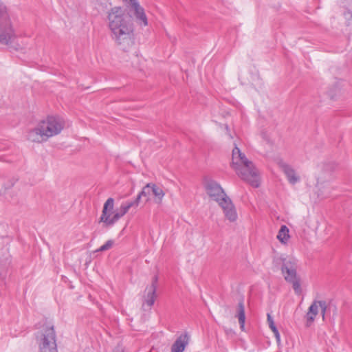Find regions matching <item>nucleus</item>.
I'll use <instances>...</instances> for the list:
<instances>
[{
	"mask_svg": "<svg viewBox=\"0 0 352 352\" xmlns=\"http://www.w3.org/2000/svg\"><path fill=\"white\" fill-rule=\"evenodd\" d=\"M112 39L122 51L128 52L135 44L134 26L121 7L112 8L107 15Z\"/></svg>",
	"mask_w": 352,
	"mask_h": 352,
	"instance_id": "nucleus-1",
	"label": "nucleus"
},
{
	"mask_svg": "<svg viewBox=\"0 0 352 352\" xmlns=\"http://www.w3.org/2000/svg\"><path fill=\"white\" fill-rule=\"evenodd\" d=\"M114 243V241L111 239L108 240L106 243L100 246L96 252H103L111 249Z\"/></svg>",
	"mask_w": 352,
	"mask_h": 352,
	"instance_id": "nucleus-23",
	"label": "nucleus"
},
{
	"mask_svg": "<svg viewBox=\"0 0 352 352\" xmlns=\"http://www.w3.org/2000/svg\"><path fill=\"white\" fill-rule=\"evenodd\" d=\"M27 45H28V42H22V45H20V44H16V46H14V49L16 50H25L26 49L27 47Z\"/></svg>",
	"mask_w": 352,
	"mask_h": 352,
	"instance_id": "nucleus-26",
	"label": "nucleus"
},
{
	"mask_svg": "<svg viewBox=\"0 0 352 352\" xmlns=\"http://www.w3.org/2000/svg\"><path fill=\"white\" fill-rule=\"evenodd\" d=\"M277 239L281 242L282 243H287L289 239V228L283 225L278 233Z\"/></svg>",
	"mask_w": 352,
	"mask_h": 352,
	"instance_id": "nucleus-17",
	"label": "nucleus"
},
{
	"mask_svg": "<svg viewBox=\"0 0 352 352\" xmlns=\"http://www.w3.org/2000/svg\"><path fill=\"white\" fill-rule=\"evenodd\" d=\"M279 165L291 184H294L299 181V177L296 176L294 169L291 166L284 162H280Z\"/></svg>",
	"mask_w": 352,
	"mask_h": 352,
	"instance_id": "nucleus-13",
	"label": "nucleus"
},
{
	"mask_svg": "<svg viewBox=\"0 0 352 352\" xmlns=\"http://www.w3.org/2000/svg\"><path fill=\"white\" fill-rule=\"evenodd\" d=\"M232 167L241 179L254 187L259 186V176L253 163L250 161L240 149L235 146L232 150Z\"/></svg>",
	"mask_w": 352,
	"mask_h": 352,
	"instance_id": "nucleus-3",
	"label": "nucleus"
},
{
	"mask_svg": "<svg viewBox=\"0 0 352 352\" xmlns=\"http://www.w3.org/2000/svg\"><path fill=\"white\" fill-rule=\"evenodd\" d=\"M16 38L7 7L0 1V44L11 46Z\"/></svg>",
	"mask_w": 352,
	"mask_h": 352,
	"instance_id": "nucleus-4",
	"label": "nucleus"
},
{
	"mask_svg": "<svg viewBox=\"0 0 352 352\" xmlns=\"http://www.w3.org/2000/svg\"><path fill=\"white\" fill-rule=\"evenodd\" d=\"M267 322L270 329L274 334L277 343L279 344L280 342V335L277 327L274 324L273 318H272L270 314H267Z\"/></svg>",
	"mask_w": 352,
	"mask_h": 352,
	"instance_id": "nucleus-18",
	"label": "nucleus"
},
{
	"mask_svg": "<svg viewBox=\"0 0 352 352\" xmlns=\"http://www.w3.org/2000/svg\"><path fill=\"white\" fill-rule=\"evenodd\" d=\"M38 124L47 140L51 137L59 134L65 126L64 121L62 118L54 116H47L45 120H41Z\"/></svg>",
	"mask_w": 352,
	"mask_h": 352,
	"instance_id": "nucleus-7",
	"label": "nucleus"
},
{
	"mask_svg": "<svg viewBox=\"0 0 352 352\" xmlns=\"http://www.w3.org/2000/svg\"><path fill=\"white\" fill-rule=\"evenodd\" d=\"M130 1H131V5H132L133 2V0H130Z\"/></svg>",
	"mask_w": 352,
	"mask_h": 352,
	"instance_id": "nucleus-28",
	"label": "nucleus"
},
{
	"mask_svg": "<svg viewBox=\"0 0 352 352\" xmlns=\"http://www.w3.org/2000/svg\"><path fill=\"white\" fill-rule=\"evenodd\" d=\"M318 190H319V193H318V196H321L322 197H328L331 192V190H329L330 188H327V190H325V186L324 185H322V184H318Z\"/></svg>",
	"mask_w": 352,
	"mask_h": 352,
	"instance_id": "nucleus-22",
	"label": "nucleus"
},
{
	"mask_svg": "<svg viewBox=\"0 0 352 352\" xmlns=\"http://www.w3.org/2000/svg\"><path fill=\"white\" fill-rule=\"evenodd\" d=\"M274 263L276 266L281 265V272L285 280L289 282L296 278V271L290 261H287L285 258H278L275 259Z\"/></svg>",
	"mask_w": 352,
	"mask_h": 352,
	"instance_id": "nucleus-8",
	"label": "nucleus"
},
{
	"mask_svg": "<svg viewBox=\"0 0 352 352\" xmlns=\"http://www.w3.org/2000/svg\"><path fill=\"white\" fill-rule=\"evenodd\" d=\"M40 352H58L54 325H45L36 337Z\"/></svg>",
	"mask_w": 352,
	"mask_h": 352,
	"instance_id": "nucleus-6",
	"label": "nucleus"
},
{
	"mask_svg": "<svg viewBox=\"0 0 352 352\" xmlns=\"http://www.w3.org/2000/svg\"><path fill=\"white\" fill-rule=\"evenodd\" d=\"M289 283H292L293 289L296 292V293L299 294L300 293V284L299 281L297 280V278L294 279V280L289 281Z\"/></svg>",
	"mask_w": 352,
	"mask_h": 352,
	"instance_id": "nucleus-25",
	"label": "nucleus"
},
{
	"mask_svg": "<svg viewBox=\"0 0 352 352\" xmlns=\"http://www.w3.org/2000/svg\"><path fill=\"white\" fill-rule=\"evenodd\" d=\"M158 278L155 276L152 279V283L149 287L146 288L147 292L146 295L144 296V302L142 305L144 307L145 304L149 309L153 305L156 298V290L157 285Z\"/></svg>",
	"mask_w": 352,
	"mask_h": 352,
	"instance_id": "nucleus-9",
	"label": "nucleus"
},
{
	"mask_svg": "<svg viewBox=\"0 0 352 352\" xmlns=\"http://www.w3.org/2000/svg\"><path fill=\"white\" fill-rule=\"evenodd\" d=\"M134 12L137 23L142 26L148 25V20L144 10L141 7L137 0H133V4L131 5Z\"/></svg>",
	"mask_w": 352,
	"mask_h": 352,
	"instance_id": "nucleus-11",
	"label": "nucleus"
},
{
	"mask_svg": "<svg viewBox=\"0 0 352 352\" xmlns=\"http://www.w3.org/2000/svg\"><path fill=\"white\" fill-rule=\"evenodd\" d=\"M336 309H336V306H334V307H333V311H335V312H336Z\"/></svg>",
	"mask_w": 352,
	"mask_h": 352,
	"instance_id": "nucleus-27",
	"label": "nucleus"
},
{
	"mask_svg": "<svg viewBox=\"0 0 352 352\" xmlns=\"http://www.w3.org/2000/svg\"><path fill=\"white\" fill-rule=\"evenodd\" d=\"M239 319V322L240 324V328L242 331L244 330L245 327V307L243 303V300L241 299L238 303V314L236 316Z\"/></svg>",
	"mask_w": 352,
	"mask_h": 352,
	"instance_id": "nucleus-15",
	"label": "nucleus"
},
{
	"mask_svg": "<svg viewBox=\"0 0 352 352\" xmlns=\"http://www.w3.org/2000/svg\"><path fill=\"white\" fill-rule=\"evenodd\" d=\"M150 188L151 190V192L156 198V202L161 203L165 195L163 190L160 187L157 186L156 184L153 183H150Z\"/></svg>",
	"mask_w": 352,
	"mask_h": 352,
	"instance_id": "nucleus-16",
	"label": "nucleus"
},
{
	"mask_svg": "<svg viewBox=\"0 0 352 352\" xmlns=\"http://www.w3.org/2000/svg\"><path fill=\"white\" fill-rule=\"evenodd\" d=\"M319 300H314L309 307L306 314L307 325L309 326L314 321L318 313Z\"/></svg>",
	"mask_w": 352,
	"mask_h": 352,
	"instance_id": "nucleus-14",
	"label": "nucleus"
},
{
	"mask_svg": "<svg viewBox=\"0 0 352 352\" xmlns=\"http://www.w3.org/2000/svg\"><path fill=\"white\" fill-rule=\"evenodd\" d=\"M28 139L32 142L38 143L47 140V138L44 135L43 131L41 130V128L38 124L35 128L31 129L28 133Z\"/></svg>",
	"mask_w": 352,
	"mask_h": 352,
	"instance_id": "nucleus-12",
	"label": "nucleus"
},
{
	"mask_svg": "<svg viewBox=\"0 0 352 352\" xmlns=\"http://www.w3.org/2000/svg\"><path fill=\"white\" fill-rule=\"evenodd\" d=\"M114 199L112 197H109L105 201L102 214L100 217L99 222L103 223L104 227L112 226L116 222H117L121 217L127 213L129 210L131 208L126 203H123L120 206V208L114 213L113 216L111 218V210L113 209Z\"/></svg>",
	"mask_w": 352,
	"mask_h": 352,
	"instance_id": "nucleus-5",
	"label": "nucleus"
},
{
	"mask_svg": "<svg viewBox=\"0 0 352 352\" xmlns=\"http://www.w3.org/2000/svg\"><path fill=\"white\" fill-rule=\"evenodd\" d=\"M142 195H140V194L139 193L135 199L134 201H128V202H126L128 206L130 207V208H133V207H135V208H137L139 204H140V199H141Z\"/></svg>",
	"mask_w": 352,
	"mask_h": 352,
	"instance_id": "nucleus-24",
	"label": "nucleus"
},
{
	"mask_svg": "<svg viewBox=\"0 0 352 352\" xmlns=\"http://www.w3.org/2000/svg\"><path fill=\"white\" fill-rule=\"evenodd\" d=\"M151 190L150 188V183L147 184L140 192L139 193L142 197H145L146 201H148L149 199V196L151 195Z\"/></svg>",
	"mask_w": 352,
	"mask_h": 352,
	"instance_id": "nucleus-21",
	"label": "nucleus"
},
{
	"mask_svg": "<svg viewBox=\"0 0 352 352\" xmlns=\"http://www.w3.org/2000/svg\"><path fill=\"white\" fill-rule=\"evenodd\" d=\"M190 342V336L187 332L179 336L171 346L170 352H184Z\"/></svg>",
	"mask_w": 352,
	"mask_h": 352,
	"instance_id": "nucleus-10",
	"label": "nucleus"
},
{
	"mask_svg": "<svg viewBox=\"0 0 352 352\" xmlns=\"http://www.w3.org/2000/svg\"><path fill=\"white\" fill-rule=\"evenodd\" d=\"M204 187L208 197L219 204L226 217L230 221H235L237 219L235 207L221 186L212 179L206 178L204 182Z\"/></svg>",
	"mask_w": 352,
	"mask_h": 352,
	"instance_id": "nucleus-2",
	"label": "nucleus"
},
{
	"mask_svg": "<svg viewBox=\"0 0 352 352\" xmlns=\"http://www.w3.org/2000/svg\"><path fill=\"white\" fill-rule=\"evenodd\" d=\"M10 264V261H9L8 258H6L2 262L0 261V277L1 278H4L6 276Z\"/></svg>",
	"mask_w": 352,
	"mask_h": 352,
	"instance_id": "nucleus-19",
	"label": "nucleus"
},
{
	"mask_svg": "<svg viewBox=\"0 0 352 352\" xmlns=\"http://www.w3.org/2000/svg\"><path fill=\"white\" fill-rule=\"evenodd\" d=\"M319 307L321 309L322 320H324L325 315L328 313V311H330L331 306H328L326 301L324 300H319Z\"/></svg>",
	"mask_w": 352,
	"mask_h": 352,
	"instance_id": "nucleus-20",
	"label": "nucleus"
}]
</instances>
